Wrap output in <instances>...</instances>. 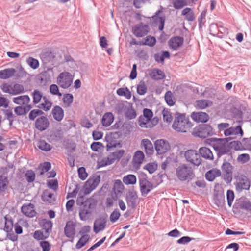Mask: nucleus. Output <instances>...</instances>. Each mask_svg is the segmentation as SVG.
<instances>
[{"mask_svg": "<svg viewBox=\"0 0 251 251\" xmlns=\"http://www.w3.org/2000/svg\"><path fill=\"white\" fill-rule=\"evenodd\" d=\"M230 139V138H213L210 139V145L216 151L218 157L224 154H230V147L228 142Z\"/></svg>", "mask_w": 251, "mask_h": 251, "instance_id": "nucleus-1", "label": "nucleus"}, {"mask_svg": "<svg viewBox=\"0 0 251 251\" xmlns=\"http://www.w3.org/2000/svg\"><path fill=\"white\" fill-rule=\"evenodd\" d=\"M191 122L184 114H180L176 117L173 122L172 127L177 132H186L192 126Z\"/></svg>", "mask_w": 251, "mask_h": 251, "instance_id": "nucleus-2", "label": "nucleus"}, {"mask_svg": "<svg viewBox=\"0 0 251 251\" xmlns=\"http://www.w3.org/2000/svg\"><path fill=\"white\" fill-rule=\"evenodd\" d=\"M97 204V201L92 198L81 202L79 212L80 220L86 221L88 218L87 216L91 214L92 210L96 208Z\"/></svg>", "mask_w": 251, "mask_h": 251, "instance_id": "nucleus-3", "label": "nucleus"}, {"mask_svg": "<svg viewBox=\"0 0 251 251\" xmlns=\"http://www.w3.org/2000/svg\"><path fill=\"white\" fill-rule=\"evenodd\" d=\"M176 174L177 178L181 181L191 180L195 176L192 168L186 164L179 165L176 169Z\"/></svg>", "mask_w": 251, "mask_h": 251, "instance_id": "nucleus-4", "label": "nucleus"}, {"mask_svg": "<svg viewBox=\"0 0 251 251\" xmlns=\"http://www.w3.org/2000/svg\"><path fill=\"white\" fill-rule=\"evenodd\" d=\"M213 133V129L209 125L202 124L195 129L193 134L195 136L204 139L212 136Z\"/></svg>", "mask_w": 251, "mask_h": 251, "instance_id": "nucleus-5", "label": "nucleus"}, {"mask_svg": "<svg viewBox=\"0 0 251 251\" xmlns=\"http://www.w3.org/2000/svg\"><path fill=\"white\" fill-rule=\"evenodd\" d=\"M232 165L227 161L224 160L221 166V170L223 173V177L225 181L227 183H230L233 178Z\"/></svg>", "mask_w": 251, "mask_h": 251, "instance_id": "nucleus-6", "label": "nucleus"}, {"mask_svg": "<svg viewBox=\"0 0 251 251\" xmlns=\"http://www.w3.org/2000/svg\"><path fill=\"white\" fill-rule=\"evenodd\" d=\"M184 157L186 161L191 164L198 166L201 163L200 154L195 150H188L185 152Z\"/></svg>", "mask_w": 251, "mask_h": 251, "instance_id": "nucleus-7", "label": "nucleus"}, {"mask_svg": "<svg viewBox=\"0 0 251 251\" xmlns=\"http://www.w3.org/2000/svg\"><path fill=\"white\" fill-rule=\"evenodd\" d=\"M73 79V77L70 73L63 72L59 75L57 78V82L61 87L66 89L71 85Z\"/></svg>", "mask_w": 251, "mask_h": 251, "instance_id": "nucleus-8", "label": "nucleus"}, {"mask_svg": "<svg viewBox=\"0 0 251 251\" xmlns=\"http://www.w3.org/2000/svg\"><path fill=\"white\" fill-rule=\"evenodd\" d=\"M100 181V175L94 176L88 179L83 186L84 194L85 195L89 194L97 187Z\"/></svg>", "mask_w": 251, "mask_h": 251, "instance_id": "nucleus-9", "label": "nucleus"}, {"mask_svg": "<svg viewBox=\"0 0 251 251\" xmlns=\"http://www.w3.org/2000/svg\"><path fill=\"white\" fill-rule=\"evenodd\" d=\"M236 190L240 192L243 190H248L250 189V181L249 178L244 175H239L237 177V182L234 183Z\"/></svg>", "mask_w": 251, "mask_h": 251, "instance_id": "nucleus-10", "label": "nucleus"}, {"mask_svg": "<svg viewBox=\"0 0 251 251\" xmlns=\"http://www.w3.org/2000/svg\"><path fill=\"white\" fill-rule=\"evenodd\" d=\"M148 26L143 23L136 25L132 28V32L137 37H142L148 33Z\"/></svg>", "mask_w": 251, "mask_h": 251, "instance_id": "nucleus-11", "label": "nucleus"}, {"mask_svg": "<svg viewBox=\"0 0 251 251\" xmlns=\"http://www.w3.org/2000/svg\"><path fill=\"white\" fill-rule=\"evenodd\" d=\"M154 24L158 25V29L160 31L163 30L165 21V16L162 9L157 10L155 15L151 17Z\"/></svg>", "mask_w": 251, "mask_h": 251, "instance_id": "nucleus-12", "label": "nucleus"}, {"mask_svg": "<svg viewBox=\"0 0 251 251\" xmlns=\"http://www.w3.org/2000/svg\"><path fill=\"white\" fill-rule=\"evenodd\" d=\"M138 195L136 191H129L126 198L127 206L132 209H135L137 204Z\"/></svg>", "mask_w": 251, "mask_h": 251, "instance_id": "nucleus-13", "label": "nucleus"}, {"mask_svg": "<svg viewBox=\"0 0 251 251\" xmlns=\"http://www.w3.org/2000/svg\"><path fill=\"white\" fill-rule=\"evenodd\" d=\"M50 122L48 118L45 116L38 117L35 123V128L40 131H43L48 128Z\"/></svg>", "mask_w": 251, "mask_h": 251, "instance_id": "nucleus-14", "label": "nucleus"}, {"mask_svg": "<svg viewBox=\"0 0 251 251\" xmlns=\"http://www.w3.org/2000/svg\"><path fill=\"white\" fill-rule=\"evenodd\" d=\"M155 148L158 154H162L169 151L170 147L167 141L160 139L155 141Z\"/></svg>", "mask_w": 251, "mask_h": 251, "instance_id": "nucleus-15", "label": "nucleus"}, {"mask_svg": "<svg viewBox=\"0 0 251 251\" xmlns=\"http://www.w3.org/2000/svg\"><path fill=\"white\" fill-rule=\"evenodd\" d=\"M76 224L73 221L70 220L66 222L64 228V234L69 238H73L75 234Z\"/></svg>", "mask_w": 251, "mask_h": 251, "instance_id": "nucleus-16", "label": "nucleus"}, {"mask_svg": "<svg viewBox=\"0 0 251 251\" xmlns=\"http://www.w3.org/2000/svg\"><path fill=\"white\" fill-rule=\"evenodd\" d=\"M107 222L106 217L102 216L95 220L94 224V231L96 233L104 229Z\"/></svg>", "mask_w": 251, "mask_h": 251, "instance_id": "nucleus-17", "label": "nucleus"}, {"mask_svg": "<svg viewBox=\"0 0 251 251\" xmlns=\"http://www.w3.org/2000/svg\"><path fill=\"white\" fill-rule=\"evenodd\" d=\"M184 42V38L181 36H175L171 38L168 41V45L170 49L173 50H176L181 47Z\"/></svg>", "mask_w": 251, "mask_h": 251, "instance_id": "nucleus-18", "label": "nucleus"}, {"mask_svg": "<svg viewBox=\"0 0 251 251\" xmlns=\"http://www.w3.org/2000/svg\"><path fill=\"white\" fill-rule=\"evenodd\" d=\"M191 117L194 121L198 123H206L208 121L209 118L208 114L203 112H194L191 114Z\"/></svg>", "mask_w": 251, "mask_h": 251, "instance_id": "nucleus-19", "label": "nucleus"}, {"mask_svg": "<svg viewBox=\"0 0 251 251\" xmlns=\"http://www.w3.org/2000/svg\"><path fill=\"white\" fill-rule=\"evenodd\" d=\"M157 122L158 121L156 120L155 123L153 124L152 121H151L143 116H140L138 118L139 125L143 128H151L156 125Z\"/></svg>", "mask_w": 251, "mask_h": 251, "instance_id": "nucleus-20", "label": "nucleus"}, {"mask_svg": "<svg viewBox=\"0 0 251 251\" xmlns=\"http://www.w3.org/2000/svg\"><path fill=\"white\" fill-rule=\"evenodd\" d=\"M21 211L24 215L29 217H33L36 213L34 210V205L32 203L24 204L21 207Z\"/></svg>", "mask_w": 251, "mask_h": 251, "instance_id": "nucleus-21", "label": "nucleus"}, {"mask_svg": "<svg viewBox=\"0 0 251 251\" xmlns=\"http://www.w3.org/2000/svg\"><path fill=\"white\" fill-rule=\"evenodd\" d=\"M141 195L146 196L152 189L153 185L150 181L143 182L139 184Z\"/></svg>", "mask_w": 251, "mask_h": 251, "instance_id": "nucleus-22", "label": "nucleus"}, {"mask_svg": "<svg viewBox=\"0 0 251 251\" xmlns=\"http://www.w3.org/2000/svg\"><path fill=\"white\" fill-rule=\"evenodd\" d=\"M51 113L54 119L58 122L61 121L64 117V110L58 105H56L53 108Z\"/></svg>", "mask_w": 251, "mask_h": 251, "instance_id": "nucleus-23", "label": "nucleus"}, {"mask_svg": "<svg viewBox=\"0 0 251 251\" xmlns=\"http://www.w3.org/2000/svg\"><path fill=\"white\" fill-rule=\"evenodd\" d=\"M221 175V171L217 168H213L209 170L205 173V178L209 181H213L215 177H219Z\"/></svg>", "mask_w": 251, "mask_h": 251, "instance_id": "nucleus-24", "label": "nucleus"}, {"mask_svg": "<svg viewBox=\"0 0 251 251\" xmlns=\"http://www.w3.org/2000/svg\"><path fill=\"white\" fill-rule=\"evenodd\" d=\"M13 101L15 104L19 105H25L29 103L30 101V98L28 95H22L13 98Z\"/></svg>", "mask_w": 251, "mask_h": 251, "instance_id": "nucleus-25", "label": "nucleus"}, {"mask_svg": "<svg viewBox=\"0 0 251 251\" xmlns=\"http://www.w3.org/2000/svg\"><path fill=\"white\" fill-rule=\"evenodd\" d=\"M199 154L200 157L207 159L212 160L214 159V156L211 150L207 147H201L199 150Z\"/></svg>", "mask_w": 251, "mask_h": 251, "instance_id": "nucleus-26", "label": "nucleus"}, {"mask_svg": "<svg viewBox=\"0 0 251 251\" xmlns=\"http://www.w3.org/2000/svg\"><path fill=\"white\" fill-rule=\"evenodd\" d=\"M16 70L14 68H7L0 71V78L2 79H6L13 76Z\"/></svg>", "mask_w": 251, "mask_h": 251, "instance_id": "nucleus-27", "label": "nucleus"}, {"mask_svg": "<svg viewBox=\"0 0 251 251\" xmlns=\"http://www.w3.org/2000/svg\"><path fill=\"white\" fill-rule=\"evenodd\" d=\"M114 121V116L111 112L105 113L101 119V124L103 126L107 127L109 126Z\"/></svg>", "mask_w": 251, "mask_h": 251, "instance_id": "nucleus-28", "label": "nucleus"}, {"mask_svg": "<svg viewBox=\"0 0 251 251\" xmlns=\"http://www.w3.org/2000/svg\"><path fill=\"white\" fill-rule=\"evenodd\" d=\"M145 155L142 151H138L135 152L133 158V163L135 166H139L142 163Z\"/></svg>", "mask_w": 251, "mask_h": 251, "instance_id": "nucleus-29", "label": "nucleus"}, {"mask_svg": "<svg viewBox=\"0 0 251 251\" xmlns=\"http://www.w3.org/2000/svg\"><path fill=\"white\" fill-rule=\"evenodd\" d=\"M181 15L185 16V19L189 22H192L195 19L194 11L189 7L184 9L181 12Z\"/></svg>", "mask_w": 251, "mask_h": 251, "instance_id": "nucleus-30", "label": "nucleus"}, {"mask_svg": "<svg viewBox=\"0 0 251 251\" xmlns=\"http://www.w3.org/2000/svg\"><path fill=\"white\" fill-rule=\"evenodd\" d=\"M150 76L153 80H159L164 79L165 75L161 70L155 69L152 70L150 73Z\"/></svg>", "mask_w": 251, "mask_h": 251, "instance_id": "nucleus-31", "label": "nucleus"}, {"mask_svg": "<svg viewBox=\"0 0 251 251\" xmlns=\"http://www.w3.org/2000/svg\"><path fill=\"white\" fill-rule=\"evenodd\" d=\"M142 144L143 145L145 152L148 155L152 154L153 152V148L151 142L148 139H143Z\"/></svg>", "mask_w": 251, "mask_h": 251, "instance_id": "nucleus-32", "label": "nucleus"}, {"mask_svg": "<svg viewBox=\"0 0 251 251\" xmlns=\"http://www.w3.org/2000/svg\"><path fill=\"white\" fill-rule=\"evenodd\" d=\"M53 194L49 192L48 190L44 191L42 196V200L46 203H51L55 201V199L53 198Z\"/></svg>", "mask_w": 251, "mask_h": 251, "instance_id": "nucleus-33", "label": "nucleus"}, {"mask_svg": "<svg viewBox=\"0 0 251 251\" xmlns=\"http://www.w3.org/2000/svg\"><path fill=\"white\" fill-rule=\"evenodd\" d=\"M33 97V103L35 105L39 103L42 99H43V93L38 89H35L31 93Z\"/></svg>", "mask_w": 251, "mask_h": 251, "instance_id": "nucleus-34", "label": "nucleus"}, {"mask_svg": "<svg viewBox=\"0 0 251 251\" xmlns=\"http://www.w3.org/2000/svg\"><path fill=\"white\" fill-rule=\"evenodd\" d=\"M5 220L4 230L7 233L12 232L14 223L11 217L5 216L4 217Z\"/></svg>", "mask_w": 251, "mask_h": 251, "instance_id": "nucleus-35", "label": "nucleus"}, {"mask_svg": "<svg viewBox=\"0 0 251 251\" xmlns=\"http://www.w3.org/2000/svg\"><path fill=\"white\" fill-rule=\"evenodd\" d=\"M43 102L37 106V107L44 110L45 111H49L51 107L52 103L46 97H44Z\"/></svg>", "mask_w": 251, "mask_h": 251, "instance_id": "nucleus-36", "label": "nucleus"}, {"mask_svg": "<svg viewBox=\"0 0 251 251\" xmlns=\"http://www.w3.org/2000/svg\"><path fill=\"white\" fill-rule=\"evenodd\" d=\"M196 104L197 108L203 109L206 107H210L212 105V101L207 100H199L196 101Z\"/></svg>", "mask_w": 251, "mask_h": 251, "instance_id": "nucleus-37", "label": "nucleus"}, {"mask_svg": "<svg viewBox=\"0 0 251 251\" xmlns=\"http://www.w3.org/2000/svg\"><path fill=\"white\" fill-rule=\"evenodd\" d=\"M42 229L45 230V232L48 233L49 235L51 231L52 227V223L50 220H47L46 219L42 220L41 222Z\"/></svg>", "mask_w": 251, "mask_h": 251, "instance_id": "nucleus-38", "label": "nucleus"}, {"mask_svg": "<svg viewBox=\"0 0 251 251\" xmlns=\"http://www.w3.org/2000/svg\"><path fill=\"white\" fill-rule=\"evenodd\" d=\"M136 176L132 174L127 175L123 178V182L126 185H134L136 184Z\"/></svg>", "mask_w": 251, "mask_h": 251, "instance_id": "nucleus-39", "label": "nucleus"}, {"mask_svg": "<svg viewBox=\"0 0 251 251\" xmlns=\"http://www.w3.org/2000/svg\"><path fill=\"white\" fill-rule=\"evenodd\" d=\"M105 139L106 141L107 142V144L106 145L107 151H111V149L113 148H116L117 147H119V148L122 147V145L120 143H117L115 141L111 140V137H106Z\"/></svg>", "mask_w": 251, "mask_h": 251, "instance_id": "nucleus-40", "label": "nucleus"}, {"mask_svg": "<svg viewBox=\"0 0 251 251\" xmlns=\"http://www.w3.org/2000/svg\"><path fill=\"white\" fill-rule=\"evenodd\" d=\"M8 180L7 177L0 175V194L4 192L7 189Z\"/></svg>", "mask_w": 251, "mask_h": 251, "instance_id": "nucleus-41", "label": "nucleus"}, {"mask_svg": "<svg viewBox=\"0 0 251 251\" xmlns=\"http://www.w3.org/2000/svg\"><path fill=\"white\" fill-rule=\"evenodd\" d=\"M90 236L88 234H85L82 236L75 245L76 249H79L84 246L88 242Z\"/></svg>", "mask_w": 251, "mask_h": 251, "instance_id": "nucleus-42", "label": "nucleus"}, {"mask_svg": "<svg viewBox=\"0 0 251 251\" xmlns=\"http://www.w3.org/2000/svg\"><path fill=\"white\" fill-rule=\"evenodd\" d=\"M117 94L119 96H125L127 99H129L131 97V92L127 87L118 89L117 90Z\"/></svg>", "mask_w": 251, "mask_h": 251, "instance_id": "nucleus-43", "label": "nucleus"}, {"mask_svg": "<svg viewBox=\"0 0 251 251\" xmlns=\"http://www.w3.org/2000/svg\"><path fill=\"white\" fill-rule=\"evenodd\" d=\"M156 40L155 37L151 36H147L142 40V44L143 45H148L152 47L156 44Z\"/></svg>", "mask_w": 251, "mask_h": 251, "instance_id": "nucleus-44", "label": "nucleus"}, {"mask_svg": "<svg viewBox=\"0 0 251 251\" xmlns=\"http://www.w3.org/2000/svg\"><path fill=\"white\" fill-rule=\"evenodd\" d=\"M125 115L128 119L131 120L136 118L137 116L135 110L132 107H128L125 113Z\"/></svg>", "mask_w": 251, "mask_h": 251, "instance_id": "nucleus-45", "label": "nucleus"}, {"mask_svg": "<svg viewBox=\"0 0 251 251\" xmlns=\"http://www.w3.org/2000/svg\"><path fill=\"white\" fill-rule=\"evenodd\" d=\"M37 146L39 149L46 151H50L52 148L51 145L44 140L39 141Z\"/></svg>", "mask_w": 251, "mask_h": 251, "instance_id": "nucleus-46", "label": "nucleus"}, {"mask_svg": "<svg viewBox=\"0 0 251 251\" xmlns=\"http://www.w3.org/2000/svg\"><path fill=\"white\" fill-rule=\"evenodd\" d=\"M164 98L165 100L168 105L173 106L175 104V99H173V96L171 91H168L165 93Z\"/></svg>", "mask_w": 251, "mask_h": 251, "instance_id": "nucleus-47", "label": "nucleus"}, {"mask_svg": "<svg viewBox=\"0 0 251 251\" xmlns=\"http://www.w3.org/2000/svg\"><path fill=\"white\" fill-rule=\"evenodd\" d=\"M35 173L31 169L27 170L25 174V177L28 183L34 182L35 179Z\"/></svg>", "mask_w": 251, "mask_h": 251, "instance_id": "nucleus-48", "label": "nucleus"}, {"mask_svg": "<svg viewBox=\"0 0 251 251\" xmlns=\"http://www.w3.org/2000/svg\"><path fill=\"white\" fill-rule=\"evenodd\" d=\"M27 64L32 69H36L39 66L38 60L33 57H29L26 59Z\"/></svg>", "mask_w": 251, "mask_h": 251, "instance_id": "nucleus-49", "label": "nucleus"}, {"mask_svg": "<svg viewBox=\"0 0 251 251\" xmlns=\"http://www.w3.org/2000/svg\"><path fill=\"white\" fill-rule=\"evenodd\" d=\"M48 233H43L41 230H36L33 234V237L34 239L40 240L47 239L49 237Z\"/></svg>", "mask_w": 251, "mask_h": 251, "instance_id": "nucleus-50", "label": "nucleus"}, {"mask_svg": "<svg viewBox=\"0 0 251 251\" xmlns=\"http://www.w3.org/2000/svg\"><path fill=\"white\" fill-rule=\"evenodd\" d=\"M48 71L52 72V68H48L47 71H44L41 73V81L42 82H48L50 80L51 77L48 73Z\"/></svg>", "mask_w": 251, "mask_h": 251, "instance_id": "nucleus-51", "label": "nucleus"}, {"mask_svg": "<svg viewBox=\"0 0 251 251\" xmlns=\"http://www.w3.org/2000/svg\"><path fill=\"white\" fill-rule=\"evenodd\" d=\"M24 92V87L19 84H15L12 87L13 95H18Z\"/></svg>", "mask_w": 251, "mask_h": 251, "instance_id": "nucleus-52", "label": "nucleus"}, {"mask_svg": "<svg viewBox=\"0 0 251 251\" xmlns=\"http://www.w3.org/2000/svg\"><path fill=\"white\" fill-rule=\"evenodd\" d=\"M230 150L233 148L235 150H240L243 149L242 142L239 141H233L229 143Z\"/></svg>", "mask_w": 251, "mask_h": 251, "instance_id": "nucleus-53", "label": "nucleus"}, {"mask_svg": "<svg viewBox=\"0 0 251 251\" xmlns=\"http://www.w3.org/2000/svg\"><path fill=\"white\" fill-rule=\"evenodd\" d=\"M188 4L186 0H175L174 7L176 9H179Z\"/></svg>", "mask_w": 251, "mask_h": 251, "instance_id": "nucleus-54", "label": "nucleus"}, {"mask_svg": "<svg viewBox=\"0 0 251 251\" xmlns=\"http://www.w3.org/2000/svg\"><path fill=\"white\" fill-rule=\"evenodd\" d=\"M121 214L118 209H115L110 215V220L112 223H115L119 218Z\"/></svg>", "mask_w": 251, "mask_h": 251, "instance_id": "nucleus-55", "label": "nucleus"}, {"mask_svg": "<svg viewBox=\"0 0 251 251\" xmlns=\"http://www.w3.org/2000/svg\"><path fill=\"white\" fill-rule=\"evenodd\" d=\"M163 120L167 123H171L172 121V117L170 112L166 109H164L162 111Z\"/></svg>", "mask_w": 251, "mask_h": 251, "instance_id": "nucleus-56", "label": "nucleus"}, {"mask_svg": "<svg viewBox=\"0 0 251 251\" xmlns=\"http://www.w3.org/2000/svg\"><path fill=\"white\" fill-rule=\"evenodd\" d=\"M73 101V96L72 94L67 93L64 95L63 102L68 106H70Z\"/></svg>", "mask_w": 251, "mask_h": 251, "instance_id": "nucleus-57", "label": "nucleus"}, {"mask_svg": "<svg viewBox=\"0 0 251 251\" xmlns=\"http://www.w3.org/2000/svg\"><path fill=\"white\" fill-rule=\"evenodd\" d=\"M226 199L227 201V203L229 207L231 206L232 202L234 199V193L231 190H228L226 193Z\"/></svg>", "mask_w": 251, "mask_h": 251, "instance_id": "nucleus-58", "label": "nucleus"}, {"mask_svg": "<svg viewBox=\"0 0 251 251\" xmlns=\"http://www.w3.org/2000/svg\"><path fill=\"white\" fill-rule=\"evenodd\" d=\"M79 177L82 180H84L88 176V174L86 172L85 168L84 167L78 169Z\"/></svg>", "mask_w": 251, "mask_h": 251, "instance_id": "nucleus-59", "label": "nucleus"}, {"mask_svg": "<svg viewBox=\"0 0 251 251\" xmlns=\"http://www.w3.org/2000/svg\"><path fill=\"white\" fill-rule=\"evenodd\" d=\"M50 92L54 95L62 96V94L59 92L58 86L56 84H51L50 86Z\"/></svg>", "mask_w": 251, "mask_h": 251, "instance_id": "nucleus-60", "label": "nucleus"}, {"mask_svg": "<svg viewBox=\"0 0 251 251\" xmlns=\"http://www.w3.org/2000/svg\"><path fill=\"white\" fill-rule=\"evenodd\" d=\"M240 208L251 212V202L248 201H243L240 203Z\"/></svg>", "mask_w": 251, "mask_h": 251, "instance_id": "nucleus-61", "label": "nucleus"}, {"mask_svg": "<svg viewBox=\"0 0 251 251\" xmlns=\"http://www.w3.org/2000/svg\"><path fill=\"white\" fill-rule=\"evenodd\" d=\"M40 246L43 251H50L51 249V244L47 241H42L40 243Z\"/></svg>", "mask_w": 251, "mask_h": 251, "instance_id": "nucleus-62", "label": "nucleus"}, {"mask_svg": "<svg viewBox=\"0 0 251 251\" xmlns=\"http://www.w3.org/2000/svg\"><path fill=\"white\" fill-rule=\"evenodd\" d=\"M103 147L102 143L99 142H93L91 145V149L94 151H98L101 148Z\"/></svg>", "mask_w": 251, "mask_h": 251, "instance_id": "nucleus-63", "label": "nucleus"}, {"mask_svg": "<svg viewBox=\"0 0 251 251\" xmlns=\"http://www.w3.org/2000/svg\"><path fill=\"white\" fill-rule=\"evenodd\" d=\"M239 248L238 244L232 243L229 244L225 249V251H237Z\"/></svg>", "mask_w": 251, "mask_h": 251, "instance_id": "nucleus-64", "label": "nucleus"}]
</instances>
